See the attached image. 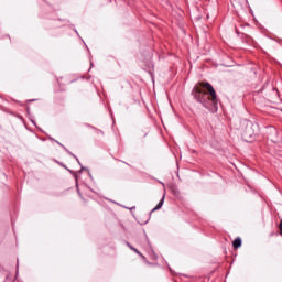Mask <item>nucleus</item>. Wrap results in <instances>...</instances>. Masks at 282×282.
Returning a JSON list of instances; mask_svg holds the SVG:
<instances>
[{
  "mask_svg": "<svg viewBox=\"0 0 282 282\" xmlns=\"http://www.w3.org/2000/svg\"><path fill=\"white\" fill-rule=\"evenodd\" d=\"M192 96L206 109L217 107V93L208 82L197 83L192 91Z\"/></svg>",
  "mask_w": 282,
  "mask_h": 282,
  "instance_id": "f257e3e1",
  "label": "nucleus"
},
{
  "mask_svg": "<svg viewBox=\"0 0 282 282\" xmlns=\"http://www.w3.org/2000/svg\"><path fill=\"white\" fill-rule=\"evenodd\" d=\"M239 130L245 142H252L259 131V126L250 120L243 119L240 121Z\"/></svg>",
  "mask_w": 282,
  "mask_h": 282,
  "instance_id": "f03ea898",
  "label": "nucleus"
},
{
  "mask_svg": "<svg viewBox=\"0 0 282 282\" xmlns=\"http://www.w3.org/2000/svg\"><path fill=\"white\" fill-rule=\"evenodd\" d=\"M59 147H62V149H64V151H66V153H68V155H70L72 158H74L78 164H80V161L78 160V156H76L74 153H72V151H69L65 145H63L61 142L55 141Z\"/></svg>",
  "mask_w": 282,
  "mask_h": 282,
  "instance_id": "7ed1b4c3",
  "label": "nucleus"
},
{
  "mask_svg": "<svg viewBox=\"0 0 282 282\" xmlns=\"http://www.w3.org/2000/svg\"><path fill=\"white\" fill-rule=\"evenodd\" d=\"M143 143L145 144V147H149L150 144L153 143V135L145 133L143 137Z\"/></svg>",
  "mask_w": 282,
  "mask_h": 282,
  "instance_id": "20e7f679",
  "label": "nucleus"
},
{
  "mask_svg": "<svg viewBox=\"0 0 282 282\" xmlns=\"http://www.w3.org/2000/svg\"><path fill=\"white\" fill-rule=\"evenodd\" d=\"M162 206H164V196L159 202V204L152 209V213H154V210H160V208H162Z\"/></svg>",
  "mask_w": 282,
  "mask_h": 282,
  "instance_id": "39448f33",
  "label": "nucleus"
},
{
  "mask_svg": "<svg viewBox=\"0 0 282 282\" xmlns=\"http://www.w3.org/2000/svg\"><path fill=\"white\" fill-rule=\"evenodd\" d=\"M235 249L241 248V238H236L232 242Z\"/></svg>",
  "mask_w": 282,
  "mask_h": 282,
  "instance_id": "423d86ee",
  "label": "nucleus"
},
{
  "mask_svg": "<svg viewBox=\"0 0 282 282\" xmlns=\"http://www.w3.org/2000/svg\"><path fill=\"white\" fill-rule=\"evenodd\" d=\"M127 246L130 248V250H133V252H137V254H139V257H142V252H140V250L133 248V247L131 246V243L127 242Z\"/></svg>",
  "mask_w": 282,
  "mask_h": 282,
  "instance_id": "0eeeda50",
  "label": "nucleus"
},
{
  "mask_svg": "<svg viewBox=\"0 0 282 282\" xmlns=\"http://www.w3.org/2000/svg\"><path fill=\"white\" fill-rule=\"evenodd\" d=\"M279 228H280V235L282 236V219H281V221H280Z\"/></svg>",
  "mask_w": 282,
  "mask_h": 282,
  "instance_id": "6e6552de",
  "label": "nucleus"
},
{
  "mask_svg": "<svg viewBox=\"0 0 282 282\" xmlns=\"http://www.w3.org/2000/svg\"><path fill=\"white\" fill-rule=\"evenodd\" d=\"M151 67H153V64H150V65H149V68H150V69H151Z\"/></svg>",
  "mask_w": 282,
  "mask_h": 282,
  "instance_id": "1a4fd4ad",
  "label": "nucleus"
}]
</instances>
